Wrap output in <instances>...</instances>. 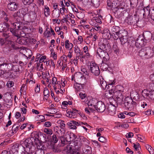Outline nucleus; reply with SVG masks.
<instances>
[{
  "label": "nucleus",
  "instance_id": "f257e3e1",
  "mask_svg": "<svg viewBox=\"0 0 154 154\" xmlns=\"http://www.w3.org/2000/svg\"><path fill=\"white\" fill-rule=\"evenodd\" d=\"M39 143L38 138L31 137L24 141L22 144L25 146L27 152H30L31 153H33L35 150V147L34 145H38Z\"/></svg>",
  "mask_w": 154,
  "mask_h": 154
},
{
  "label": "nucleus",
  "instance_id": "f03ea898",
  "mask_svg": "<svg viewBox=\"0 0 154 154\" xmlns=\"http://www.w3.org/2000/svg\"><path fill=\"white\" fill-rule=\"evenodd\" d=\"M82 145L79 140H75L70 143L69 145H68L64 149V151L67 154H75L78 153Z\"/></svg>",
  "mask_w": 154,
  "mask_h": 154
},
{
  "label": "nucleus",
  "instance_id": "7ed1b4c3",
  "mask_svg": "<svg viewBox=\"0 0 154 154\" xmlns=\"http://www.w3.org/2000/svg\"><path fill=\"white\" fill-rule=\"evenodd\" d=\"M137 105V102L133 100L129 97H125L121 104V106L130 111L134 110L136 109Z\"/></svg>",
  "mask_w": 154,
  "mask_h": 154
},
{
  "label": "nucleus",
  "instance_id": "20e7f679",
  "mask_svg": "<svg viewBox=\"0 0 154 154\" xmlns=\"http://www.w3.org/2000/svg\"><path fill=\"white\" fill-rule=\"evenodd\" d=\"M154 53V46L152 49L149 47H145L140 49L138 52V55L143 59H149L152 57Z\"/></svg>",
  "mask_w": 154,
  "mask_h": 154
},
{
  "label": "nucleus",
  "instance_id": "39448f33",
  "mask_svg": "<svg viewBox=\"0 0 154 154\" xmlns=\"http://www.w3.org/2000/svg\"><path fill=\"white\" fill-rule=\"evenodd\" d=\"M26 147L22 144H16L11 147V151L13 154H23L26 152Z\"/></svg>",
  "mask_w": 154,
  "mask_h": 154
},
{
  "label": "nucleus",
  "instance_id": "423d86ee",
  "mask_svg": "<svg viewBox=\"0 0 154 154\" xmlns=\"http://www.w3.org/2000/svg\"><path fill=\"white\" fill-rule=\"evenodd\" d=\"M115 82L114 81L111 82H109L108 85H112V88L109 90L108 93L105 94V96L107 98H111L114 97L115 98L116 96L121 92V90L117 89H115V86H113L112 85L114 84Z\"/></svg>",
  "mask_w": 154,
  "mask_h": 154
},
{
  "label": "nucleus",
  "instance_id": "0eeeda50",
  "mask_svg": "<svg viewBox=\"0 0 154 154\" xmlns=\"http://www.w3.org/2000/svg\"><path fill=\"white\" fill-rule=\"evenodd\" d=\"M125 22L128 25H137L139 22V17L136 14L134 15H129L126 18Z\"/></svg>",
  "mask_w": 154,
  "mask_h": 154
},
{
  "label": "nucleus",
  "instance_id": "6e6552de",
  "mask_svg": "<svg viewBox=\"0 0 154 154\" xmlns=\"http://www.w3.org/2000/svg\"><path fill=\"white\" fill-rule=\"evenodd\" d=\"M119 27L117 26H113L109 30L110 33L112 34L114 39L117 40L119 38L118 35L121 31Z\"/></svg>",
  "mask_w": 154,
  "mask_h": 154
},
{
  "label": "nucleus",
  "instance_id": "1a4fd4ad",
  "mask_svg": "<svg viewBox=\"0 0 154 154\" xmlns=\"http://www.w3.org/2000/svg\"><path fill=\"white\" fill-rule=\"evenodd\" d=\"M89 70L94 75L97 76L100 73V70L98 65L94 63H91L90 66Z\"/></svg>",
  "mask_w": 154,
  "mask_h": 154
},
{
  "label": "nucleus",
  "instance_id": "9d476101",
  "mask_svg": "<svg viewBox=\"0 0 154 154\" xmlns=\"http://www.w3.org/2000/svg\"><path fill=\"white\" fill-rule=\"evenodd\" d=\"M97 54L100 58H103V60L104 61H106L109 59V53L104 51L99 48L97 49Z\"/></svg>",
  "mask_w": 154,
  "mask_h": 154
},
{
  "label": "nucleus",
  "instance_id": "9b49d317",
  "mask_svg": "<svg viewBox=\"0 0 154 154\" xmlns=\"http://www.w3.org/2000/svg\"><path fill=\"white\" fill-rule=\"evenodd\" d=\"M121 9L120 7L118 8L117 7H116L114 8V10L116 11L115 14H116L117 17L119 19H122L128 14V13L126 11L124 10L123 11H121L120 10Z\"/></svg>",
  "mask_w": 154,
  "mask_h": 154
},
{
  "label": "nucleus",
  "instance_id": "f8f14e48",
  "mask_svg": "<svg viewBox=\"0 0 154 154\" xmlns=\"http://www.w3.org/2000/svg\"><path fill=\"white\" fill-rule=\"evenodd\" d=\"M94 109L98 112H103L105 110L106 106L103 102L100 101L96 103Z\"/></svg>",
  "mask_w": 154,
  "mask_h": 154
},
{
  "label": "nucleus",
  "instance_id": "ddd939ff",
  "mask_svg": "<svg viewBox=\"0 0 154 154\" xmlns=\"http://www.w3.org/2000/svg\"><path fill=\"white\" fill-rule=\"evenodd\" d=\"M146 43V42L144 39L143 36L140 35L137 39L135 44L136 46L138 48L145 46Z\"/></svg>",
  "mask_w": 154,
  "mask_h": 154
},
{
  "label": "nucleus",
  "instance_id": "4468645a",
  "mask_svg": "<svg viewBox=\"0 0 154 154\" xmlns=\"http://www.w3.org/2000/svg\"><path fill=\"white\" fill-rule=\"evenodd\" d=\"M19 6L18 3L15 2H11L8 5V8L10 11H14L18 9Z\"/></svg>",
  "mask_w": 154,
  "mask_h": 154
},
{
  "label": "nucleus",
  "instance_id": "2eb2a0df",
  "mask_svg": "<svg viewBox=\"0 0 154 154\" xmlns=\"http://www.w3.org/2000/svg\"><path fill=\"white\" fill-rule=\"evenodd\" d=\"M9 24L6 23H0V32H7L9 31Z\"/></svg>",
  "mask_w": 154,
  "mask_h": 154
},
{
  "label": "nucleus",
  "instance_id": "dca6fc26",
  "mask_svg": "<svg viewBox=\"0 0 154 154\" xmlns=\"http://www.w3.org/2000/svg\"><path fill=\"white\" fill-rule=\"evenodd\" d=\"M99 48L108 53H110L111 51V47L109 44H105L103 43H101L100 45Z\"/></svg>",
  "mask_w": 154,
  "mask_h": 154
},
{
  "label": "nucleus",
  "instance_id": "f3484780",
  "mask_svg": "<svg viewBox=\"0 0 154 154\" xmlns=\"http://www.w3.org/2000/svg\"><path fill=\"white\" fill-rule=\"evenodd\" d=\"M24 24L23 21L20 22L17 21L13 24L12 26L14 28L16 29L17 30H21L23 28Z\"/></svg>",
  "mask_w": 154,
  "mask_h": 154
},
{
  "label": "nucleus",
  "instance_id": "a211bd4d",
  "mask_svg": "<svg viewBox=\"0 0 154 154\" xmlns=\"http://www.w3.org/2000/svg\"><path fill=\"white\" fill-rule=\"evenodd\" d=\"M13 17L14 18L16 19L17 21L20 22L24 20V17L23 15L20 14L19 11L14 14Z\"/></svg>",
  "mask_w": 154,
  "mask_h": 154
},
{
  "label": "nucleus",
  "instance_id": "6ab92c4d",
  "mask_svg": "<svg viewBox=\"0 0 154 154\" xmlns=\"http://www.w3.org/2000/svg\"><path fill=\"white\" fill-rule=\"evenodd\" d=\"M65 136L67 142H69L75 140L76 137V135L72 133L66 134Z\"/></svg>",
  "mask_w": 154,
  "mask_h": 154
},
{
  "label": "nucleus",
  "instance_id": "aec40b11",
  "mask_svg": "<svg viewBox=\"0 0 154 154\" xmlns=\"http://www.w3.org/2000/svg\"><path fill=\"white\" fill-rule=\"evenodd\" d=\"M95 100H90L88 103V108L92 112H93L95 110L94 109V107L95 106Z\"/></svg>",
  "mask_w": 154,
  "mask_h": 154
},
{
  "label": "nucleus",
  "instance_id": "412c9836",
  "mask_svg": "<svg viewBox=\"0 0 154 154\" xmlns=\"http://www.w3.org/2000/svg\"><path fill=\"white\" fill-rule=\"evenodd\" d=\"M67 125L71 129H75L76 128V126H79L80 124L78 122L75 121H71L70 122H68Z\"/></svg>",
  "mask_w": 154,
  "mask_h": 154
},
{
  "label": "nucleus",
  "instance_id": "4be33fe9",
  "mask_svg": "<svg viewBox=\"0 0 154 154\" xmlns=\"http://www.w3.org/2000/svg\"><path fill=\"white\" fill-rule=\"evenodd\" d=\"M154 34L152 35L150 32H146L143 33L142 36L144 38V39L146 42L147 41L150 40L151 38L153 39V37Z\"/></svg>",
  "mask_w": 154,
  "mask_h": 154
},
{
  "label": "nucleus",
  "instance_id": "5701e85b",
  "mask_svg": "<svg viewBox=\"0 0 154 154\" xmlns=\"http://www.w3.org/2000/svg\"><path fill=\"white\" fill-rule=\"evenodd\" d=\"M17 42L19 44L26 45H27V42H28L27 39L23 37H20L17 38Z\"/></svg>",
  "mask_w": 154,
  "mask_h": 154
},
{
  "label": "nucleus",
  "instance_id": "b1692460",
  "mask_svg": "<svg viewBox=\"0 0 154 154\" xmlns=\"http://www.w3.org/2000/svg\"><path fill=\"white\" fill-rule=\"evenodd\" d=\"M79 140L81 145H87L89 143V141L86 138L83 136H80L79 137Z\"/></svg>",
  "mask_w": 154,
  "mask_h": 154
},
{
  "label": "nucleus",
  "instance_id": "393cba45",
  "mask_svg": "<svg viewBox=\"0 0 154 154\" xmlns=\"http://www.w3.org/2000/svg\"><path fill=\"white\" fill-rule=\"evenodd\" d=\"M143 4H141V6H142V8H143L142 11H143L144 13H143V15L144 16L146 14H150V7L148 6L147 7H144L143 8Z\"/></svg>",
  "mask_w": 154,
  "mask_h": 154
},
{
  "label": "nucleus",
  "instance_id": "a878e982",
  "mask_svg": "<svg viewBox=\"0 0 154 154\" xmlns=\"http://www.w3.org/2000/svg\"><path fill=\"white\" fill-rule=\"evenodd\" d=\"M92 6L96 8L98 7L100 5V0H91Z\"/></svg>",
  "mask_w": 154,
  "mask_h": 154
},
{
  "label": "nucleus",
  "instance_id": "bb28decb",
  "mask_svg": "<svg viewBox=\"0 0 154 154\" xmlns=\"http://www.w3.org/2000/svg\"><path fill=\"white\" fill-rule=\"evenodd\" d=\"M120 40L121 43L123 45L126 43L128 41V36H125L124 37H121L119 38Z\"/></svg>",
  "mask_w": 154,
  "mask_h": 154
},
{
  "label": "nucleus",
  "instance_id": "cd10ccee",
  "mask_svg": "<svg viewBox=\"0 0 154 154\" xmlns=\"http://www.w3.org/2000/svg\"><path fill=\"white\" fill-rule=\"evenodd\" d=\"M17 124H16L13 125L12 128V132L11 134L12 135H13V134L14 133V132L16 133L18 130V128H19L20 125H17Z\"/></svg>",
  "mask_w": 154,
  "mask_h": 154
},
{
  "label": "nucleus",
  "instance_id": "c85d7f7f",
  "mask_svg": "<svg viewBox=\"0 0 154 154\" xmlns=\"http://www.w3.org/2000/svg\"><path fill=\"white\" fill-rule=\"evenodd\" d=\"M125 36H128V32L126 31L121 30L118 35L119 38H121V37H124Z\"/></svg>",
  "mask_w": 154,
  "mask_h": 154
},
{
  "label": "nucleus",
  "instance_id": "c756f323",
  "mask_svg": "<svg viewBox=\"0 0 154 154\" xmlns=\"http://www.w3.org/2000/svg\"><path fill=\"white\" fill-rule=\"evenodd\" d=\"M100 84L102 88L104 89H108L109 87V86H107V83L106 81H102L100 82Z\"/></svg>",
  "mask_w": 154,
  "mask_h": 154
},
{
  "label": "nucleus",
  "instance_id": "7c9ffc66",
  "mask_svg": "<svg viewBox=\"0 0 154 154\" xmlns=\"http://www.w3.org/2000/svg\"><path fill=\"white\" fill-rule=\"evenodd\" d=\"M130 2L131 7L134 8L137 6L138 3V0H130Z\"/></svg>",
  "mask_w": 154,
  "mask_h": 154
},
{
  "label": "nucleus",
  "instance_id": "2f4dec72",
  "mask_svg": "<svg viewBox=\"0 0 154 154\" xmlns=\"http://www.w3.org/2000/svg\"><path fill=\"white\" fill-rule=\"evenodd\" d=\"M146 149L149 151L150 154H154L153 149L151 146L147 144L146 146Z\"/></svg>",
  "mask_w": 154,
  "mask_h": 154
},
{
  "label": "nucleus",
  "instance_id": "473e14b6",
  "mask_svg": "<svg viewBox=\"0 0 154 154\" xmlns=\"http://www.w3.org/2000/svg\"><path fill=\"white\" fill-rule=\"evenodd\" d=\"M27 45H29L30 44H35L36 42V40L35 38H31L30 39H27Z\"/></svg>",
  "mask_w": 154,
  "mask_h": 154
},
{
  "label": "nucleus",
  "instance_id": "72a5a7b5",
  "mask_svg": "<svg viewBox=\"0 0 154 154\" xmlns=\"http://www.w3.org/2000/svg\"><path fill=\"white\" fill-rule=\"evenodd\" d=\"M5 75L7 76V78H14L15 76L14 73L11 72H7Z\"/></svg>",
  "mask_w": 154,
  "mask_h": 154
},
{
  "label": "nucleus",
  "instance_id": "f704fd0d",
  "mask_svg": "<svg viewBox=\"0 0 154 154\" xmlns=\"http://www.w3.org/2000/svg\"><path fill=\"white\" fill-rule=\"evenodd\" d=\"M57 132L59 134H61V136L64 135L65 133V130L64 128H60L58 127V129Z\"/></svg>",
  "mask_w": 154,
  "mask_h": 154
},
{
  "label": "nucleus",
  "instance_id": "c9c22d12",
  "mask_svg": "<svg viewBox=\"0 0 154 154\" xmlns=\"http://www.w3.org/2000/svg\"><path fill=\"white\" fill-rule=\"evenodd\" d=\"M65 46L66 48H69L71 47L70 48V50H71L72 48L73 45L72 43H70L69 44V41L67 40L65 41Z\"/></svg>",
  "mask_w": 154,
  "mask_h": 154
},
{
  "label": "nucleus",
  "instance_id": "e433bc0d",
  "mask_svg": "<svg viewBox=\"0 0 154 154\" xmlns=\"http://www.w3.org/2000/svg\"><path fill=\"white\" fill-rule=\"evenodd\" d=\"M44 13L45 17H47L50 15V9L48 7L46 6L44 9Z\"/></svg>",
  "mask_w": 154,
  "mask_h": 154
},
{
  "label": "nucleus",
  "instance_id": "4c0bfd02",
  "mask_svg": "<svg viewBox=\"0 0 154 154\" xmlns=\"http://www.w3.org/2000/svg\"><path fill=\"white\" fill-rule=\"evenodd\" d=\"M9 29H10V32L12 33L13 35L17 37H18V34L16 32V30H17L13 28V26H12L11 28H9Z\"/></svg>",
  "mask_w": 154,
  "mask_h": 154
},
{
  "label": "nucleus",
  "instance_id": "58836bf2",
  "mask_svg": "<svg viewBox=\"0 0 154 154\" xmlns=\"http://www.w3.org/2000/svg\"><path fill=\"white\" fill-rule=\"evenodd\" d=\"M58 138H60L62 144H65L66 143V137H65L64 135L59 136Z\"/></svg>",
  "mask_w": 154,
  "mask_h": 154
},
{
  "label": "nucleus",
  "instance_id": "ea45409f",
  "mask_svg": "<svg viewBox=\"0 0 154 154\" xmlns=\"http://www.w3.org/2000/svg\"><path fill=\"white\" fill-rule=\"evenodd\" d=\"M43 94L44 96L45 97H48L49 96V91L47 88L45 87L44 88Z\"/></svg>",
  "mask_w": 154,
  "mask_h": 154
},
{
  "label": "nucleus",
  "instance_id": "a19ab883",
  "mask_svg": "<svg viewBox=\"0 0 154 154\" xmlns=\"http://www.w3.org/2000/svg\"><path fill=\"white\" fill-rule=\"evenodd\" d=\"M34 0H22L23 3L25 5H30L32 3Z\"/></svg>",
  "mask_w": 154,
  "mask_h": 154
},
{
  "label": "nucleus",
  "instance_id": "79ce46f5",
  "mask_svg": "<svg viewBox=\"0 0 154 154\" xmlns=\"http://www.w3.org/2000/svg\"><path fill=\"white\" fill-rule=\"evenodd\" d=\"M113 49L115 53L116 54L119 53V50L116 45H114L113 46Z\"/></svg>",
  "mask_w": 154,
  "mask_h": 154
},
{
  "label": "nucleus",
  "instance_id": "37998d69",
  "mask_svg": "<svg viewBox=\"0 0 154 154\" xmlns=\"http://www.w3.org/2000/svg\"><path fill=\"white\" fill-rule=\"evenodd\" d=\"M2 69V70H7V63H1V66L0 67Z\"/></svg>",
  "mask_w": 154,
  "mask_h": 154
},
{
  "label": "nucleus",
  "instance_id": "c03bdc74",
  "mask_svg": "<svg viewBox=\"0 0 154 154\" xmlns=\"http://www.w3.org/2000/svg\"><path fill=\"white\" fill-rule=\"evenodd\" d=\"M44 131L45 133L51 135L53 133L52 131L50 129L45 128L44 129Z\"/></svg>",
  "mask_w": 154,
  "mask_h": 154
},
{
  "label": "nucleus",
  "instance_id": "a18cd8bd",
  "mask_svg": "<svg viewBox=\"0 0 154 154\" xmlns=\"http://www.w3.org/2000/svg\"><path fill=\"white\" fill-rule=\"evenodd\" d=\"M58 140V138L57 137L56 135L54 134L52 136V141L54 143H56Z\"/></svg>",
  "mask_w": 154,
  "mask_h": 154
},
{
  "label": "nucleus",
  "instance_id": "49530a36",
  "mask_svg": "<svg viewBox=\"0 0 154 154\" xmlns=\"http://www.w3.org/2000/svg\"><path fill=\"white\" fill-rule=\"evenodd\" d=\"M34 154H45L44 150L41 149H37Z\"/></svg>",
  "mask_w": 154,
  "mask_h": 154
},
{
  "label": "nucleus",
  "instance_id": "de8ad7c7",
  "mask_svg": "<svg viewBox=\"0 0 154 154\" xmlns=\"http://www.w3.org/2000/svg\"><path fill=\"white\" fill-rule=\"evenodd\" d=\"M124 97L123 96H121V97H118L117 98H115L118 101L119 103L121 105V104L122 103V102H123L124 100L123 99Z\"/></svg>",
  "mask_w": 154,
  "mask_h": 154
},
{
  "label": "nucleus",
  "instance_id": "09e8293b",
  "mask_svg": "<svg viewBox=\"0 0 154 154\" xmlns=\"http://www.w3.org/2000/svg\"><path fill=\"white\" fill-rule=\"evenodd\" d=\"M11 70L14 71L15 72L18 71L19 70L18 66L17 65H13Z\"/></svg>",
  "mask_w": 154,
  "mask_h": 154
},
{
  "label": "nucleus",
  "instance_id": "8fccbe9b",
  "mask_svg": "<svg viewBox=\"0 0 154 154\" xmlns=\"http://www.w3.org/2000/svg\"><path fill=\"white\" fill-rule=\"evenodd\" d=\"M19 11H20V14L23 15V17L27 13V11L25 9L22 8Z\"/></svg>",
  "mask_w": 154,
  "mask_h": 154
},
{
  "label": "nucleus",
  "instance_id": "3c124183",
  "mask_svg": "<svg viewBox=\"0 0 154 154\" xmlns=\"http://www.w3.org/2000/svg\"><path fill=\"white\" fill-rule=\"evenodd\" d=\"M98 140L104 143L106 142V139L103 136H100L98 138Z\"/></svg>",
  "mask_w": 154,
  "mask_h": 154
},
{
  "label": "nucleus",
  "instance_id": "603ef678",
  "mask_svg": "<svg viewBox=\"0 0 154 154\" xmlns=\"http://www.w3.org/2000/svg\"><path fill=\"white\" fill-rule=\"evenodd\" d=\"M8 32H3V33L2 36L4 37L5 39H6L10 36L9 33H8Z\"/></svg>",
  "mask_w": 154,
  "mask_h": 154
},
{
  "label": "nucleus",
  "instance_id": "864d4df0",
  "mask_svg": "<svg viewBox=\"0 0 154 154\" xmlns=\"http://www.w3.org/2000/svg\"><path fill=\"white\" fill-rule=\"evenodd\" d=\"M78 112V111L76 110L75 109H73L72 110V112L71 115V116L74 117V118L75 116L77 114V112Z\"/></svg>",
  "mask_w": 154,
  "mask_h": 154
},
{
  "label": "nucleus",
  "instance_id": "5fc2aeb1",
  "mask_svg": "<svg viewBox=\"0 0 154 154\" xmlns=\"http://www.w3.org/2000/svg\"><path fill=\"white\" fill-rule=\"evenodd\" d=\"M52 150L55 152H60V150L56 146H53L52 147Z\"/></svg>",
  "mask_w": 154,
  "mask_h": 154
},
{
  "label": "nucleus",
  "instance_id": "6e6d98bb",
  "mask_svg": "<svg viewBox=\"0 0 154 154\" xmlns=\"http://www.w3.org/2000/svg\"><path fill=\"white\" fill-rule=\"evenodd\" d=\"M47 29L46 30V31L44 33V34L45 35L46 37H47V38H48L49 37H50L51 35V34L50 32V31H47Z\"/></svg>",
  "mask_w": 154,
  "mask_h": 154
},
{
  "label": "nucleus",
  "instance_id": "4d7b16f0",
  "mask_svg": "<svg viewBox=\"0 0 154 154\" xmlns=\"http://www.w3.org/2000/svg\"><path fill=\"white\" fill-rule=\"evenodd\" d=\"M13 64L11 63H7V70H10L12 69Z\"/></svg>",
  "mask_w": 154,
  "mask_h": 154
},
{
  "label": "nucleus",
  "instance_id": "13d9d810",
  "mask_svg": "<svg viewBox=\"0 0 154 154\" xmlns=\"http://www.w3.org/2000/svg\"><path fill=\"white\" fill-rule=\"evenodd\" d=\"M14 83L12 81H9L8 82L7 84V86L10 88L11 87L14 85Z\"/></svg>",
  "mask_w": 154,
  "mask_h": 154
},
{
  "label": "nucleus",
  "instance_id": "bf43d9fd",
  "mask_svg": "<svg viewBox=\"0 0 154 154\" xmlns=\"http://www.w3.org/2000/svg\"><path fill=\"white\" fill-rule=\"evenodd\" d=\"M94 29L97 31H100L101 30V27L97 25L96 27H95L94 28H93L92 29H91V31H92V30H93L94 31Z\"/></svg>",
  "mask_w": 154,
  "mask_h": 154
},
{
  "label": "nucleus",
  "instance_id": "052dcab7",
  "mask_svg": "<svg viewBox=\"0 0 154 154\" xmlns=\"http://www.w3.org/2000/svg\"><path fill=\"white\" fill-rule=\"evenodd\" d=\"M62 61H65V62H67V57L65 55H63V56L60 57Z\"/></svg>",
  "mask_w": 154,
  "mask_h": 154
},
{
  "label": "nucleus",
  "instance_id": "680f3d73",
  "mask_svg": "<svg viewBox=\"0 0 154 154\" xmlns=\"http://www.w3.org/2000/svg\"><path fill=\"white\" fill-rule=\"evenodd\" d=\"M134 136L132 132H129L126 134V136L127 138H131Z\"/></svg>",
  "mask_w": 154,
  "mask_h": 154
},
{
  "label": "nucleus",
  "instance_id": "e2e57ef3",
  "mask_svg": "<svg viewBox=\"0 0 154 154\" xmlns=\"http://www.w3.org/2000/svg\"><path fill=\"white\" fill-rule=\"evenodd\" d=\"M51 112H48V113L51 114H53L56 113L57 112V110L55 109H51Z\"/></svg>",
  "mask_w": 154,
  "mask_h": 154
},
{
  "label": "nucleus",
  "instance_id": "0e129e2a",
  "mask_svg": "<svg viewBox=\"0 0 154 154\" xmlns=\"http://www.w3.org/2000/svg\"><path fill=\"white\" fill-rule=\"evenodd\" d=\"M60 126L59 128H64L65 126V124L64 123V121H61L60 123Z\"/></svg>",
  "mask_w": 154,
  "mask_h": 154
},
{
  "label": "nucleus",
  "instance_id": "69168bd1",
  "mask_svg": "<svg viewBox=\"0 0 154 154\" xmlns=\"http://www.w3.org/2000/svg\"><path fill=\"white\" fill-rule=\"evenodd\" d=\"M95 21L97 23H98L100 24H101L102 23V22L100 17H96L95 18Z\"/></svg>",
  "mask_w": 154,
  "mask_h": 154
},
{
  "label": "nucleus",
  "instance_id": "338daca9",
  "mask_svg": "<svg viewBox=\"0 0 154 154\" xmlns=\"http://www.w3.org/2000/svg\"><path fill=\"white\" fill-rule=\"evenodd\" d=\"M51 125V123L50 122H47L45 123L44 125L46 127H49Z\"/></svg>",
  "mask_w": 154,
  "mask_h": 154
},
{
  "label": "nucleus",
  "instance_id": "774afa93",
  "mask_svg": "<svg viewBox=\"0 0 154 154\" xmlns=\"http://www.w3.org/2000/svg\"><path fill=\"white\" fill-rule=\"evenodd\" d=\"M150 16L151 17L152 19L154 20V9H152L151 14Z\"/></svg>",
  "mask_w": 154,
  "mask_h": 154
}]
</instances>
